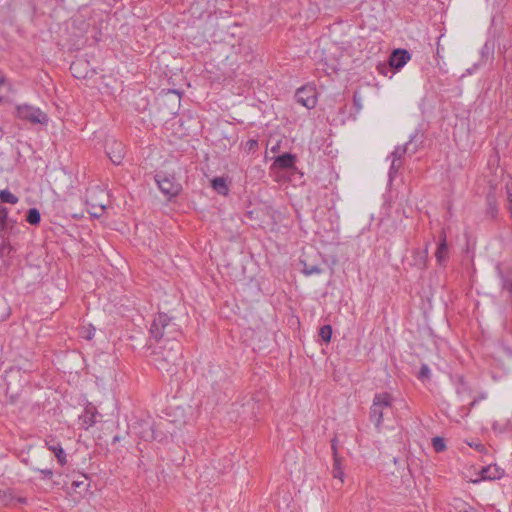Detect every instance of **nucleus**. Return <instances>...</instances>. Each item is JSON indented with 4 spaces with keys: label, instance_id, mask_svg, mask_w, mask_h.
<instances>
[{
    "label": "nucleus",
    "instance_id": "f257e3e1",
    "mask_svg": "<svg viewBox=\"0 0 512 512\" xmlns=\"http://www.w3.org/2000/svg\"><path fill=\"white\" fill-rule=\"evenodd\" d=\"M181 96L176 90H168L158 98L159 109L167 116L176 115L180 108Z\"/></svg>",
    "mask_w": 512,
    "mask_h": 512
},
{
    "label": "nucleus",
    "instance_id": "f03ea898",
    "mask_svg": "<svg viewBox=\"0 0 512 512\" xmlns=\"http://www.w3.org/2000/svg\"><path fill=\"white\" fill-rule=\"evenodd\" d=\"M176 331V324L164 313H159L153 320L150 332L156 340Z\"/></svg>",
    "mask_w": 512,
    "mask_h": 512
},
{
    "label": "nucleus",
    "instance_id": "7ed1b4c3",
    "mask_svg": "<svg viewBox=\"0 0 512 512\" xmlns=\"http://www.w3.org/2000/svg\"><path fill=\"white\" fill-rule=\"evenodd\" d=\"M16 116L22 120H27L32 124L46 125L49 118L45 112L37 107L23 104L16 107Z\"/></svg>",
    "mask_w": 512,
    "mask_h": 512
},
{
    "label": "nucleus",
    "instance_id": "20e7f679",
    "mask_svg": "<svg viewBox=\"0 0 512 512\" xmlns=\"http://www.w3.org/2000/svg\"><path fill=\"white\" fill-rule=\"evenodd\" d=\"M393 397L387 392L378 393L374 396L371 406V418L377 427H380L383 420V409L392 405Z\"/></svg>",
    "mask_w": 512,
    "mask_h": 512
},
{
    "label": "nucleus",
    "instance_id": "39448f33",
    "mask_svg": "<svg viewBox=\"0 0 512 512\" xmlns=\"http://www.w3.org/2000/svg\"><path fill=\"white\" fill-rule=\"evenodd\" d=\"M156 182L159 189L168 197H174L180 192L181 186L175 181L174 177L157 175Z\"/></svg>",
    "mask_w": 512,
    "mask_h": 512
},
{
    "label": "nucleus",
    "instance_id": "423d86ee",
    "mask_svg": "<svg viewBox=\"0 0 512 512\" xmlns=\"http://www.w3.org/2000/svg\"><path fill=\"white\" fill-rule=\"evenodd\" d=\"M296 100L308 109L314 108L317 103L315 89L309 86L298 89L296 92Z\"/></svg>",
    "mask_w": 512,
    "mask_h": 512
},
{
    "label": "nucleus",
    "instance_id": "0eeeda50",
    "mask_svg": "<svg viewBox=\"0 0 512 512\" xmlns=\"http://www.w3.org/2000/svg\"><path fill=\"white\" fill-rule=\"evenodd\" d=\"M99 412L95 406L88 404L82 414L79 416V422L81 428L88 430L96 423V418L99 416Z\"/></svg>",
    "mask_w": 512,
    "mask_h": 512
},
{
    "label": "nucleus",
    "instance_id": "6e6552de",
    "mask_svg": "<svg viewBox=\"0 0 512 512\" xmlns=\"http://www.w3.org/2000/svg\"><path fill=\"white\" fill-rule=\"evenodd\" d=\"M104 196L102 191L92 194L87 200L88 212L94 217H100L105 209V204L100 200Z\"/></svg>",
    "mask_w": 512,
    "mask_h": 512
},
{
    "label": "nucleus",
    "instance_id": "1a4fd4ad",
    "mask_svg": "<svg viewBox=\"0 0 512 512\" xmlns=\"http://www.w3.org/2000/svg\"><path fill=\"white\" fill-rule=\"evenodd\" d=\"M410 53L405 49H395L389 59V64L394 69L402 68L409 60Z\"/></svg>",
    "mask_w": 512,
    "mask_h": 512
},
{
    "label": "nucleus",
    "instance_id": "9d476101",
    "mask_svg": "<svg viewBox=\"0 0 512 512\" xmlns=\"http://www.w3.org/2000/svg\"><path fill=\"white\" fill-rule=\"evenodd\" d=\"M107 155L114 164L119 165L124 158L123 145L118 142H113L108 147Z\"/></svg>",
    "mask_w": 512,
    "mask_h": 512
},
{
    "label": "nucleus",
    "instance_id": "9b49d317",
    "mask_svg": "<svg viewBox=\"0 0 512 512\" xmlns=\"http://www.w3.org/2000/svg\"><path fill=\"white\" fill-rule=\"evenodd\" d=\"M70 70L73 76L78 79L87 78L90 72L88 63L83 60L74 61L70 66Z\"/></svg>",
    "mask_w": 512,
    "mask_h": 512
},
{
    "label": "nucleus",
    "instance_id": "f8f14e48",
    "mask_svg": "<svg viewBox=\"0 0 512 512\" xmlns=\"http://www.w3.org/2000/svg\"><path fill=\"white\" fill-rule=\"evenodd\" d=\"M503 470L499 469L496 465H489L481 470L480 480H495L501 478Z\"/></svg>",
    "mask_w": 512,
    "mask_h": 512
},
{
    "label": "nucleus",
    "instance_id": "ddd939ff",
    "mask_svg": "<svg viewBox=\"0 0 512 512\" xmlns=\"http://www.w3.org/2000/svg\"><path fill=\"white\" fill-rule=\"evenodd\" d=\"M332 449H333V457H334L333 477L336 479H339L341 481V483H344L345 474H344L343 468L341 466V458L337 454V449H336V446L334 443L332 445Z\"/></svg>",
    "mask_w": 512,
    "mask_h": 512
},
{
    "label": "nucleus",
    "instance_id": "4468645a",
    "mask_svg": "<svg viewBox=\"0 0 512 512\" xmlns=\"http://www.w3.org/2000/svg\"><path fill=\"white\" fill-rule=\"evenodd\" d=\"M295 163V156L290 153H285L278 156L274 161V166L280 169L292 168Z\"/></svg>",
    "mask_w": 512,
    "mask_h": 512
},
{
    "label": "nucleus",
    "instance_id": "2eb2a0df",
    "mask_svg": "<svg viewBox=\"0 0 512 512\" xmlns=\"http://www.w3.org/2000/svg\"><path fill=\"white\" fill-rule=\"evenodd\" d=\"M213 189L220 195L226 196L229 193V187L226 179L223 177H216L211 181Z\"/></svg>",
    "mask_w": 512,
    "mask_h": 512
},
{
    "label": "nucleus",
    "instance_id": "dca6fc26",
    "mask_svg": "<svg viewBox=\"0 0 512 512\" xmlns=\"http://www.w3.org/2000/svg\"><path fill=\"white\" fill-rule=\"evenodd\" d=\"M404 149L396 148L395 151L392 152L391 157V167H390V176L392 177L393 174H395L398 169L401 166V157L404 154Z\"/></svg>",
    "mask_w": 512,
    "mask_h": 512
},
{
    "label": "nucleus",
    "instance_id": "f3484780",
    "mask_svg": "<svg viewBox=\"0 0 512 512\" xmlns=\"http://www.w3.org/2000/svg\"><path fill=\"white\" fill-rule=\"evenodd\" d=\"M448 257V246L446 242V235L443 234L441 237V243L438 246V249L436 251V258L439 263H442L445 261Z\"/></svg>",
    "mask_w": 512,
    "mask_h": 512
},
{
    "label": "nucleus",
    "instance_id": "a211bd4d",
    "mask_svg": "<svg viewBox=\"0 0 512 512\" xmlns=\"http://www.w3.org/2000/svg\"><path fill=\"white\" fill-rule=\"evenodd\" d=\"M48 448L49 450L55 453V456L57 457V460L60 465L63 466L66 464V454L60 444L49 445Z\"/></svg>",
    "mask_w": 512,
    "mask_h": 512
},
{
    "label": "nucleus",
    "instance_id": "6ab92c4d",
    "mask_svg": "<svg viewBox=\"0 0 512 512\" xmlns=\"http://www.w3.org/2000/svg\"><path fill=\"white\" fill-rule=\"evenodd\" d=\"M0 199L2 202L9 204H16L18 202V197L12 194L9 190H1Z\"/></svg>",
    "mask_w": 512,
    "mask_h": 512
},
{
    "label": "nucleus",
    "instance_id": "aec40b11",
    "mask_svg": "<svg viewBox=\"0 0 512 512\" xmlns=\"http://www.w3.org/2000/svg\"><path fill=\"white\" fill-rule=\"evenodd\" d=\"M40 212L36 209V208H31L29 211H28V215H27V221L31 224V225H37L39 224L40 222Z\"/></svg>",
    "mask_w": 512,
    "mask_h": 512
},
{
    "label": "nucleus",
    "instance_id": "412c9836",
    "mask_svg": "<svg viewBox=\"0 0 512 512\" xmlns=\"http://www.w3.org/2000/svg\"><path fill=\"white\" fill-rule=\"evenodd\" d=\"M319 335L326 343H329L332 336V327L330 325H324L320 329Z\"/></svg>",
    "mask_w": 512,
    "mask_h": 512
},
{
    "label": "nucleus",
    "instance_id": "4be33fe9",
    "mask_svg": "<svg viewBox=\"0 0 512 512\" xmlns=\"http://www.w3.org/2000/svg\"><path fill=\"white\" fill-rule=\"evenodd\" d=\"M175 349V353L173 355H166L164 356V360L165 361H172L174 364L181 358V353H180V346L179 345H175V347H171V350H174Z\"/></svg>",
    "mask_w": 512,
    "mask_h": 512
},
{
    "label": "nucleus",
    "instance_id": "5701e85b",
    "mask_svg": "<svg viewBox=\"0 0 512 512\" xmlns=\"http://www.w3.org/2000/svg\"><path fill=\"white\" fill-rule=\"evenodd\" d=\"M432 445L436 452L444 451L446 448L445 441L441 437L433 438Z\"/></svg>",
    "mask_w": 512,
    "mask_h": 512
},
{
    "label": "nucleus",
    "instance_id": "b1692460",
    "mask_svg": "<svg viewBox=\"0 0 512 512\" xmlns=\"http://www.w3.org/2000/svg\"><path fill=\"white\" fill-rule=\"evenodd\" d=\"M7 92V83L4 74L0 71V102L3 100Z\"/></svg>",
    "mask_w": 512,
    "mask_h": 512
},
{
    "label": "nucleus",
    "instance_id": "393cba45",
    "mask_svg": "<svg viewBox=\"0 0 512 512\" xmlns=\"http://www.w3.org/2000/svg\"><path fill=\"white\" fill-rule=\"evenodd\" d=\"M468 392H469L468 386L466 385V383L462 379H460L459 383H458V386H457V394L459 396H464Z\"/></svg>",
    "mask_w": 512,
    "mask_h": 512
},
{
    "label": "nucleus",
    "instance_id": "a878e982",
    "mask_svg": "<svg viewBox=\"0 0 512 512\" xmlns=\"http://www.w3.org/2000/svg\"><path fill=\"white\" fill-rule=\"evenodd\" d=\"M429 377H430V369L426 364H423L420 369V372H419V378L424 380V379H428Z\"/></svg>",
    "mask_w": 512,
    "mask_h": 512
},
{
    "label": "nucleus",
    "instance_id": "bb28decb",
    "mask_svg": "<svg viewBox=\"0 0 512 512\" xmlns=\"http://www.w3.org/2000/svg\"><path fill=\"white\" fill-rule=\"evenodd\" d=\"M245 148L248 151H254L258 148V142L255 139H250L246 142Z\"/></svg>",
    "mask_w": 512,
    "mask_h": 512
},
{
    "label": "nucleus",
    "instance_id": "cd10ccee",
    "mask_svg": "<svg viewBox=\"0 0 512 512\" xmlns=\"http://www.w3.org/2000/svg\"><path fill=\"white\" fill-rule=\"evenodd\" d=\"M468 445L472 448H474L476 451H478L479 453L483 454V453H486V448L485 446L480 443V442H476V443H468Z\"/></svg>",
    "mask_w": 512,
    "mask_h": 512
},
{
    "label": "nucleus",
    "instance_id": "c85d7f7f",
    "mask_svg": "<svg viewBox=\"0 0 512 512\" xmlns=\"http://www.w3.org/2000/svg\"><path fill=\"white\" fill-rule=\"evenodd\" d=\"M94 328H86L85 331H86V334L84 335V337L88 340H91L94 336Z\"/></svg>",
    "mask_w": 512,
    "mask_h": 512
},
{
    "label": "nucleus",
    "instance_id": "c756f323",
    "mask_svg": "<svg viewBox=\"0 0 512 512\" xmlns=\"http://www.w3.org/2000/svg\"><path fill=\"white\" fill-rule=\"evenodd\" d=\"M46 478H52L53 476V471L51 469H42V470H39Z\"/></svg>",
    "mask_w": 512,
    "mask_h": 512
},
{
    "label": "nucleus",
    "instance_id": "7c9ffc66",
    "mask_svg": "<svg viewBox=\"0 0 512 512\" xmlns=\"http://www.w3.org/2000/svg\"><path fill=\"white\" fill-rule=\"evenodd\" d=\"M360 100L361 99L358 97V95L354 94L353 101H354L355 106H357L359 109L362 108V104H361Z\"/></svg>",
    "mask_w": 512,
    "mask_h": 512
},
{
    "label": "nucleus",
    "instance_id": "2f4dec72",
    "mask_svg": "<svg viewBox=\"0 0 512 512\" xmlns=\"http://www.w3.org/2000/svg\"><path fill=\"white\" fill-rule=\"evenodd\" d=\"M504 287L507 289V291L512 296V279L507 281V282H505Z\"/></svg>",
    "mask_w": 512,
    "mask_h": 512
},
{
    "label": "nucleus",
    "instance_id": "473e14b6",
    "mask_svg": "<svg viewBox=\"0 0 512 512\" xmlns=\"http://www.w3.org/2000/svg\"><path fill=\"white\" fill-rule=\"evenodd\" d=\"M83 484H84V481H73L72 486L74 488H79Z\"/></svg>",
    "mask_w": 512,
    "mask_h": 512
},
{
    "label": "nucleus",
    "instance_id": "72a5a7b5",
    "mask_svg": "<svg viewBox=\"0 0 512 512\" xmlns=\"http://www.w3.org/2000/svg\"><path fill=\"white\" fill-rule=\"evenodd\" d=\"M320 272V269L317 268V267H313L311 268L309 271H307V274H312V273H319Z\"/></svg>",
    "mask_w": 512,
    "mask_h": 512
},
{
    "label": "nucleus",
    "instance_id": "f704fd0d",
    "mask_svg": "<svg viewBox=\"0 0 512 512\" xmlns=\"http://www.w3.org/2000/svg\"><path fill=\"white\" fill-rule=\"evenodd\" d=\"M120 439H121V438H120L119 436H115V437L113 438V442H118V441H120Z\"/></svg>",
    "mask_w": 512,
    "mask_h": 512
},
{
    "label": "nucleus",
    "instance_id": "c9c22d12",
    "mask_svg": "<svg viewBox=\"0 0 512 512\" xmlns=\"http://www.w3.org/2000/svg\"><path fill=\"white\" fill-rule=\"evenodd\" d=\"M475 404H476V400H473V401L470 403V408H471V407H473Z\"/></svg>",
    "mask_w": 512,
    "mask_h": 512
},
{
    "label": "nucleus",
    "instance_id": "e433bc0d",
    "mask_svg": "<svg viewBox=\"0 0 512 512\" xmlns=\"http://www.w3.org/2000/svg\"><path fill=\"white\" fill-rule=\"evenodd\" d=\"M510 211L512 213V199L510 198Z\"/></svg>",
    "mask_w": 512,
    "mask_h": 512
},
{
    "label": "nucleus",
    "instance_id": "4c0bfd02",
    "mask_svg": "<svg viewBox=\"0 0 512 512\" xmlns=\"http://www.w3.org/2000/svg\"><path fill=\"white\" fill-rule=\"evenodd\" d=\"M141 437H142V438H144V439H146V440L149 438V436H148V435H144V434H143Z\"/></svg>",
    "mask_w": 512,
    "mask_h": 512
}]
</instances>
